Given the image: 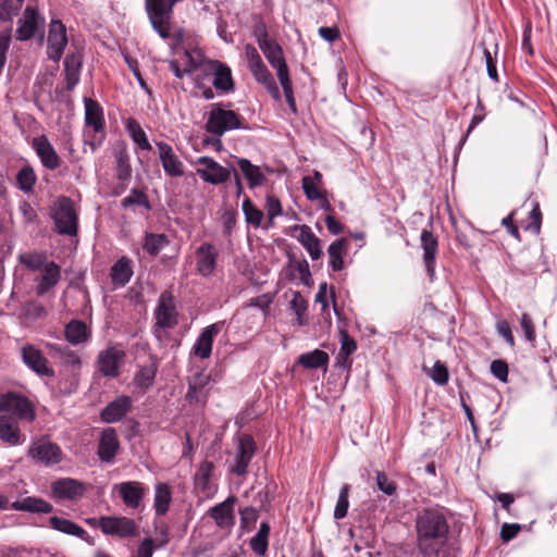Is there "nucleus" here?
I'll use <instances>...</instances> for the list:
<instances>
[{
    "label": "nucleus",
    "instance_id": "1",
    "mask_svg": "<svg viewBox=\"0 0 557 557\" xmlns=\"http://www.w3.org/2000/svg\"><path fill=\"white\" fill-rule=\"evenodd\" d=\"M418 545L424 555H437L446 545L449 525L438 509H423L416 519Z\"/></svg>",
    "mask_w": 557,
    "mask_h": 557
},
{
    "label": "nucleus",
    "instance_id": "2",
    "mask_svg": "<svg viewBox=\"0 0 557 557\" xmlns=\"http://www.w3.org/2000/svg\"><path fill=\"white\" fill-rule=\"evenodd\" d=\"M257 41L270 65L276 70V75L282 85L286 101L289 108L295 112L296 102L293 92V85L281 46L268 37V33L264 28L258 33Z\"/></svg>",
    "mask_w": 557,
    "mask_h": 557
},
{
    "label": "nucleus",
    "instance_id": "3",
    "mask_svg": "<svg viewBox=\"0 0 557 557\" xmlns=\"http://www.w3.org/2000/svg\"><path fill=\"white\" fill-rule=\"evenodd\" d=\"M51 216L58 234L75 236L78 232V215L73 200L61 196L54 202Z\"/></svg>",
    "mask_w": 557,
    "mask_h": 557
},
{
    "label": "nucleus",
    "instance_id": "4",
    "mask_svg": "<svg viewBox=\"0 0 557 557\" xmlns=\"http://www.w3.org/2000/svg\"><path fill=\"white\" fill-rule=\"evenodd\" d=\"M245 128L240 116L232 110H225L220 104H212L208 120L206 122V131L215 136H222L226 132L233 129Z\"/></svg>",
    "mask_w": 557,
    "mask_h": 557
},
{
    "label": "nucleus",
    "instance_id": "5",
    "mask_svg": "<svg viewBox=\"0 0 557 557\" xmlns=\"http://www.w3.org/2000/svg\"><path fill=\"white\" fill-rule=\"evenodd\" d=\"M45 26V17L39 11L30 5H27L23 11L22 16L17 20V27L15 37L20 41H26L40 35L42 37Z\"/></svg>",
    "mask_w": 557,
    "mask_h": 557
},
{
    "label": "nucleus",
    "instance_id": "6",
    "mask_svg": "<svg viewBox=\"0 0 557 557\" xmlns=\"http://www.w3.org/2000/svg\"><path fill=\"white\" fill-rule=\"evenodd\" d=\"M0 412H10L20 420L34 421L36 413L32 403L25 396L9 392L0 395Z\"/></svg>",
    "mask_w": 557,
    "mask_h": 557
},
{
    "label": "nucleus",
    "instance_id": "7",
    "mask_svg": "<svg viewBox=\"0 0 557 557\" xmlns=\"http://www.w3.org/2000/svg\"><path fill=\"white\" fill-rule=\"evenodd\" d=\"M196 164L202 165V168H198L196 173L199 177L209 184L220 185L226 183L232 175V168H225L218 163L211 157H199L196 160Z\"/></svg>",
    "mask_w": 557,
    "mask_h": 557
},
{
    "label": "nucleus",
    "instance_id": "8",
    "mask_svg": "<svg viewBox=\"0 0 557 557\" xmlns=\"http://www.w3.org/2000/svg\"><path fill=\"white\" fill-rule=\"evenodd\" d=\"M98 527L108 535H115L119 537H134L138 534L137 523L127 517L106 516L100 517Z\"/></svg>",
    "mask_w": 557,
    "mask_h": 557
},
{
    "label": "nucleus",
    "instance_id": "9",
    "mask_svg": "<svg viewBox=\"0 0 557 557\" xmlns=\"http://www.w3.org/2000/svg\"><path fill=\"white\" fill-rule=\"evenodd\" d=\"M125 356V351L117 346H111L101 350L96 361L98 371L106 377L119 376Z\"/></svg>",
    "mask_w": 557,
    "mask_h": 557
},
{
    "label": "nucleus",
    "instance_id": "10",
    "mask_svg": "<svg viewBox=\"0 0 557 557\" xmlns=\"http://www.w3.org/2000/svg\"><path fill=\"white\" fill-rule=\"evenodd\" d=\"M66 27L60 20H52L49 25L47 38V55L50 60L59 62L67 46Z\"/></svg>",
    "mask_w": 557,
    "mask_h": 557
},
{
    "label": "nucleus",
    "instance_id": "11",
    "mask_svg": "<svg viewBox=\"0 0 557 557\" xmlns=\"http://www.w3.org/2000/svg\"><path fill=\"white\" fill-rule=\"evenodd\" d=\"M256 453L255 441L249 435H242L234 458V463L230 466V472L244 475L247 473L248 466Z\"/></svg>",
    "mask_w": 557,
    "mask_h": 557
},
{
    "label": "nucleus",
    "instance_id": "12",
    "mask_svg": "<svg viewBox=\"0 0 557 557\" xmlns=\"http://www.w3.org/2000/svg\"><path fill=\"white\" fill-rule=\"evenodd\" d=\"M205 70L213 76L212 85L216 90L223 94L234 90V79L228 65L218 60H208Z\"/></svg>",
    "mask_w": 557,
    "mask_h": 557
},
{
    "label": "nucleus",
    "instance_id": "13",
    "mask_svg": "<svg viewBox=\"0 0 557 557\" xmlns=\"http://www.w3.org/2000/svg\"><path fill=\"white\" fill-rule=\"evenodd\" d=\"M28 455L39 463L45 466L57 465L62 460L61 448L49 441L38 440L32 444Z\"/></svg>",
    "mask_w": 557,
    "mask_h": 557
},
{
    "label": "nucleus",
    "instance_id": "14",
    "mask_svg": "<svg viewBox=\"0 0 557 557\" xmlns=\"http://www.w3.org/2000/svg\"><path fill=\"white\" fill-rule=\"evenodd\" d=\"M21 356L23 362L38 375L54 376V370L49 367L47 358L34 345L27 344L23 346Z\"/></svg>",
    "mask_w": 557,
    "mask_h": 557
},
{
    "label": "nucleus",
    "instance_id": "15",
    "mask_svg": "<svg viewBox=\"0 0 557 557\" xmlns=\"http://www.w3.org/2000/svg\"><path fill=\"white\" fill-rule=\"evenodd\" d=\"M85 492V484L75 479L63 478L51 483L52 496L59 500H75L81 498Z\"/></svg>",
    "mask_w": 557,
    "mask_h": 557
},
{
    "label": "nucleus",
    "instance_id": "16",
    "mask_svg": "<svg viewBox=\"0 0 557 557\" xmlns=\"http://www.w3.org/2000/svg\"><path fill=\"white\" fill-rule=\"evenodd\" d=\"M236 496L231 495L224 502L216 504L208 510V515L222 530H231L235 524L234 506Z\"/></svg>",
    "mask_w": 557,
    "mask_h": 557
},
{
    "label": "nucleus",
    "instance_id": "17",
    "mask_svg": "<svg viewBox=\"0 0 557 557\" xmlns=\"http://www.w3.org/2000/svg\"><path fill=\"white\" fill-rule=\"evenodd\" d=\"M156 326L172 329L177 324V312L172 295L162 293L154 311Z\"/></svg>",
    "mask_w": 557,
    "mask_h": 557
},
{
    "label": "nucleus",
    "instance_id": "18",
    "mask_svg": "<svg viewBox=\"0 0 557 557\" xmlns=\"http://www.w3.org/2000/svg\"><path fill=\"white\" fill-rule=\"evenodd\" d=\"M32 147L41 164L48 170H57L61 165V158L45 135L33 138Z\"/></svg>",
    "mask_w": 557,
    "mask_h": 557
},
{
    "label": "nucleus",
    "instance_id": "19",
    "mask_svg": "<svg viewBox=\"0 0 557 557\" xmlns=\"http://www.w3.org/2000/svg\"><path fill=\"white\" fill-rule=\"evenodd\" d=\"M420 245L423 250V262L426 273L430 280L433 281L435 277L438 240L431 231L423 228L420 234Z\"/></svg>",
    "mask_w": 557,
    "mask_h": 557
},
{
    "label": "nucleus",
    "instance_id": "20",
    "mask_svg": "<svg viewBox=\"0 0 557 557\" xmlns=\"http://www.w3.org/2000/svg\"><path fill=\"white\" fill-rule=\"evenodd\" d=\"M164 173L171 177H181L184 174V164L175 154L172 146L165 141L156 143Z\"/></svg>",
    "mask_w": 557,
    "mask_h": 557
},
{
    "label": "nucleus",
    "instance_id": "21",
    "mask_svg": "<svg viewBox=\"0 0 557 557\" xmlns=\"http://www.w3.org/2000/svg\"><path fill=\"white\" fill-rule=\"evenodd\" d=\"M62 277L61 267L54 261H50L45 268L40 270L37 276L35 292L37 296H44L52 288H54Z\"/></svg>",
    "mask_w": 557,
    "mask_h": 557
},
{
    "label": "nucleus",
    "instance_id": "22",
    "mask_svg": "<svg viewBox=\"0 0 557 557\" xmlns=\"http://www.w3.org/2000/svg\"><path fill=\"white\" fill-rule=\"evenodd\" d=\"M293 232L296 239L307 250L312 260H318L322 257L321 240L308 225H295L293 226Z\"/></svg>",
    "mask_w": 557,
    "mask_h": 557
},
{
    "label": "nucleus",
    "instance_id": "23",
    "mask_svg": "<svg viewBox=\"0 0 557 557\" xmlns=\"http://www.w3.org/2000/svg\"><path fill=\"white\" fill-rule=\"evenodd\" d=\"M120 444L116 432L113 428L104 429L101 433L97 455L99 459L107 463L114 461Z\"/></svg>",
    "mask_w": 557,
    "mask_h": 557
},
{
    "label": "nucleus",
    "instance_id": "24",
    "mask_svg": "<svg viewBox=\"0 0 557 557\" xmlns=\"http://www.w3.org/2000/svg\"><path fill=\"white\" fill-rule=\"evenodd\" d=\"M51 358L59 360L63 366L71 368L73 372L81 370L82 360L78 354L67 346L49 343L46 345Z\"/></svg>",
    "mask_w": 557,
    "mask_h": 557
},
{
    "label": "nucleus",
    "instance_id": "25",
    "mask_svg": "<svg viewBox=\"0 0 557 557\" xmlns=\"http://www.w3.org/2000/svg\"><path fill=\"white\" fill-rule=\"evenodd\" d=\"M197 270L202 276H211L216 267L218 251L212 244L205 243L196 250Z\"/></svg>",
    "mask_w": 557,
    "mask_h": 557
},
{
    "label": "nucleus",
    "instance_id": "26",
    "mask_svg": "<svg viewBox=\"0 0 557 557\" xmlns=\"http://www.w3.org/2000/svg\"><path fill=\"white\" fill-rule=\"evenodd\" d=\"M220 331L221 325L219 323L205 327L194 344L193 352L195 356L201 359L209 358L212 351L213 339Z\"/></svg>",
    "mask_w": 557,
    "mask_h": 557
},
{
    "label": "nucleus",
    "instance_id": "27",
    "mask_svg": "<svg viewBox=\"0 0 557 557\" xmlns=\"http://www.w3.org/2000/svg\"><path fill=\"white\" fill-rule=\"evenodd\" d=\"M117 490L124 505L133 509L139 507L145 496L143 483L137 481L122 482L117 485Z\"/></svg>",
    "mask_w": 557,
    "mask_h": 557
},
{
    "label": "nucleus",
    "instance_id": "28",
    "mask_svg": "<svg viewBox=\"0 0 557 557\" xmlns=\"http://www.w3.org/2000/svg\"><path fill=\"white\" fill-rule=\"evenodd\" d=\"M132 406V399L128 396H120L109 403L101 411V419L107 423H114L122 420Z\"/></svg>",
    "mask_w": 557,
    "mask_h": 557
},
{
    "label": "nucleus",
    "instance_id": "29",
    "mask_svg": "<svg viewBox=\"0 0 557 557\" xmlns=\"http://www.w3.org/2000/svg\"><path fill=\"white\" fill-rule=\"evenodd\" d=\"M210 383V375L203 372L196 373L188 381L186 399L189 403H205L208 397L206 387Z\"/></svg>",
    "mask_w": 557,
    "mask_h": 557
},
{
    "label": "nucleus",
    "instance_id": "30",
    "mask_svg": "<svg viewBox=\"0 0 557 557\" xmlns=\"http://www.w3.org/2000/svg\"><path fill=\"white\" fill-rule=\"evenodd\" d=\"M133 274L132 260L126 256L117 259L110 270L111 282L114 287L125 286L131 281Z\"/></svg>",
    "mask_w": 557,
    "mask_h": 557
},
{
    "label": "nucleus",
    "instance_id": "31",
    "mask_svg": "<svg viewBox=\"0 0 557 557\" xmlns=\"http://www.w3.org/2000/svg\"><path fill=\"white\" fill-rule=\"evenodd\" d=\"M83 57L81 53H71L64 60V74L66 81V89L73 90L79 83Z\"/></svg>",
    "mask_w": 557,
    "mask_h": 557
},
{
    "label": "nucleus",
    "instance_id": "32",
    "mask_svg": "<svg viewBox=\"0 0 557 557\" xmlns=\"http://www.w3.org/2000/svg\"><path fill=\"white\" fill-rule=\"evenodd\" d=\"M0 440L11 446L24 442L17 422L8 416L0 417Z\"/></svg>",
    "mask_w": 557,
    "mask_h": 557
},
{
    "label": "nucleus",
    "instance_id": "33",
    "mask_svg": "<svg viewBox=\"0 0 557 557\" xmlns=\"http://www.w3.org/2000/svg\"><path fill=\"white\" fill-rule=\"evenodd\" d=\"M168 542V531L162 528L156 532L154 536H148L140 542L137 557H152L154 550L165 546Z\"/></svg>",
    "mask_w": 557,
    "mask_h": 557
},
{
    "label": "nucleus",
    "instance_id": "34",
    "mask_svg": "<svg viewBox=\"0 0 557 557\" xmlns=\"http://www.w3.org/2000/svg\"><path fill=\"white\" fill-rule=\"evenodd\" d=\"M11 509L26 512L49 513L53 510L51 504L42 498L28 496L10 505Z\"/></svg>",
    "mask_w": 557,
    "mask_h": 557
},
{
    "label": "nucleus",
    "instance_id": "35",
    "mask_svg": "<svg viewBox=\"0 0 557 557\" xmlns=\"http://www.w3.org/2000/svg\"><path fill=\"white\" fill-rule=\"evenodd\" d=\"M84 104L86 125L92 127L95 132L102 131L104 127V119L100 104L90 98H85Z\"/></svg>",
    "mask_w": 557,
    "mask_h": 557
},
{
    "label": "nucleus",
    "instance_id": "36",
    "mask_svg": "<svg viewBox=\"0 0 557 557\" xmlns=\"http://www.w3.org/2000/svg\"><path fill=\"white\" fill-rule=\"evenodd\" d=\"M64 336L72 345H79L88 341L89 332L85 322L72 320L65 325Z\"/></svg>",
    "mask_w": 557,
    "mask_h": 557
},
{
    "label": "nucleus",
    "instance_id": "37",
    "mask_svg": "<svg viewBox=\"0 0 557 557\" xmlns=\"http://www.w3.org/2000/svg\"><path fill=\"white\" fill-rule=\"evenodd\" d=\"M237 165L248 181L250 188L260 186L265 181V175L262 173L260 166L252 164L248 159H237Z\"/></svg>",
    "mask_w": 557,
    "mask_h": 557
},
{
    "label": "nucleus",
    "instance_id": "38",
    "mask_svg": "<svg viewBox=\"0 0 557 557\" xmlns=\"http://www.w3.org/2000/svg\"><path fill=\"white\" fill-rule=\"evenodd\" d=\"M329 361V355L321 349H314L312 351L301 354L297 359V363L309 370L326 368Z\"/></svg>",
    "mask_w": 557,
    "mask_h": 557
},
{
    "label": "nucleus",
    "instance_id": "39",
    "mask_svg": "<svg viewBox=\"0 0 557 557\" xmlns=\"http://www.w3.org/2000/svg\"><path fill=\"white\" fill-rule=\"evenodd\" d=\"M214 466L211 461H203L199 465L198 470L195 474V485L198 490L210 496L213 492L211 486V476Z\"/></svg>",
    "mask_w": 557,
    "mask_h": 557
},
{
    "label": "nucleus",
    "instance_id": "40",
    "mask_svg": "<svg viewBox=\"0 0 557 557\" xmlns=\"http://www.w3.org/2000/svg\"><path fill=\"white\" fill-rule=\"evenodd\" d=\"M172 500V490L168 483H158L154 488L153 508L158 516H164Z\"/></svg>",
    "mask_w": 557,
    "mask_h": 557
},
{
    "label": "nucleus",
    "instance_id": "41",
    "mask_svg": "<svg viewBox=\"0 0 557 557\" xmlns=\"http://www.w3.org/2000/svg\"><path fill=\"white\" fill-rule=\"evenodd\" d=\"M348 247L346 238H339L333 242L327 248V255L330 259V267L333 271L338 272L344 269L343 255Z\"/></svg>",
    "mask_w": 557,
    "mask_h": 557
},
{
    "label": "nucleus",
    "instance_id": "42",
    "mask_svg": "<svg viewBox=\"0 0 557 557\" xmlns=\"http://www.w3.org/2000/svg\"><path fill=\"white\" fill-rule=\"evenodd\" d=\"M256 81L260 84H262L268 92L275 99H281V92L280 89L270 73V71L267 69L265 64L263 63L260 67L256 69L252 73Z\"/></svg>",
    "mask_w": 557,
    "mask_h": 557
},
{
    "label": "nucleus",
    "instance_id": "43",
    "mask_svg": "<svg viewBox=\"0 0 557 557\" xmlns=\"http://www.w3.org/2000/svg\"><path fill=\"white\" fill-rule=\"evenodd\" d=\"M16 186L20 190L25 194H29L34 190L37 182V175L32 165H23L16 174Z\"/></svg>",
    "mask_w": 557,
    "mask_h": 557
},
{
    "label": "nucleus",
    "instance_id": "44",
    "mask_svg": "<svg viewBox=\"0 0 557 557\" xmlns=\"http://www.w3.org/2000/svg\"><path fill=\"white\" fill-rule=\"evenodd\" d=\"M18 260L21 264L30 271H40L50 262L48 260L47 253L42 251H29L21 253L18 256Z\"/></svg>",
    "mask_w": 557,
    "mask_h": 557
},
{
    "label": "nucleus",
    "instance_id": "45",
    "mask_svg": "<svg viewBox=\"0 0 557 557\" xmlns=\"http://www.w3.org/2000/svg\"><path fill=\"white\" fill-rule=\"evenodd\" d=\"M126 129L133 139V141L138 145L141 150L151 151L152 146L150 145L148 137L140 126V124L135 119H128L126 122Z\"/></svg>",
    "mask_w": 557,
    "mask_h": 557
},
{
    "label": "nucleus",
    "instance_id": "46",
    "mask_svg": "<svg viewBox=\"0 0 557 557\" xmlns=\"http://www.w3.org/2000/svg\"><path fill=\"white\" fill-rule=\"evenodd\" d=\"M49 523L52 529L65 534L75 535L81 539L86 534V531L82 527L64 518L51 517Z\"/></svg>",
    "mask_w": 557,
    "mask_h": 557
},
{
    "label": "nucleus",
    "instance_id": "47",
    "mask_svg": "<svg viewBox=\"0 0 557 557\" xmlns=\"http://www.w3.org/2000/svg\"><path fill=\"white\" fill-rule=\"evenodd\" d=\"M157 371L158 366L154 362L141 367L134 377L135 384L143 389H147L153 384Z\"/></svg>",
    "mask_w": 557,
    "mask_h": 557
},
{
    "label": "nucleus",
    "instance_id": "48",
    "mask_svg": "<svg viewBox=\"0 0 557 557\" xmlns=\"http://www.w3.org/2000/svg\"><path fill=\"white\" fill-rule=\"evenodd\" d=\"M169 239L164 234L148 233L145 236L143 248L151 256H157L166 245Z\"/></svg>",
    "mask_w": 557,
    "mask_h": 557
},
{
    "label": "nucleus",
    "instance_id": "49",
    "mask_svg": "<svg viewBox=\"0 0 557 557\" xmlns=\"http://www.w3.org/2000/svg\"><path fill=\"white\" fill-rule=\"evenodd\" d=\"M25 0H0V22L10 23L17 15Z\"/></svg>",
    "mask_w": 557,
    "mask_h": 557
},
{
    "label": "nucleus",
    "instance_id": "50",
    "mask_svg": "<svg viewBox=\"0 0 557 557\" xmlns=\"http://www.w3.org/2000/svg\"><path fill=\"white\" fill-rule=\"evenodd\" d=\"M243 212L248 224H251L255 227H259L261 225L263 212L259 210L249 198L245 199L243 202Z\"/></svg>",
    "mask_w": 557,
    "mask_h": 557
},
{
    "label": "nucleus",
    "instance_id": "51",
    "mask_svg": "<svg viewBox=\"0 0 557 557\" xmlns=\"http://www.w3.org/2000/svg\"><path fill=\"white\" fill-rule=\"evenodd\" d=\"M135 205L136 206H143L146 209H150V203H149L147 195L143 190H139V189H136V188L132 189L129 195H127L121 201V206L124 209H127V208H129L132 206H135Z\"/></svg>",
    "mask_w": 557,
    "mask_h": 557
},
{
    "label": "nucleus",
    "instance_id": "52",
    "mask_svg": "<svg viewBox=\"0 0 557 557\" xmlns=\"http://www.w3.org/2000/svg\"><path fill=\"white\" fill-rule=\"evenodd\" d=\"M349 485L344 484L339 491L338 499L334 509V518L341 520L347 516L349 507Z\"/></svg>",
    "mask_w": 557,
    "mask_h": 557
},
{
    "label": "nucleus",
    "instance_id": "53",
    "mask_svg": "<svg viewBox=\"0 0 557 557\" xmlns=\"http://www.w3.org/2000/svg\"><path fill=\"white\" fill-rule=\"evenodd\" d=\"M532 208L529 213V224L525 226L527 230L539 234L542 226V212L540 209V203L536 200L532 201Z\"/></svg>",
    "mask_w": 557,
    "mask_h": 557
},
{
    "label": "nucleus",
    "instance_id": "54",
    "mask_svg": "<svg viewBox=\"0 0 557 557\" xmlns=\"http://www.w3.org/2000/svg\"><path fill=\"white\" fill-rule=\"evenodd\" d=\"M185 59V71L187 74H191L199 66L205 65L206 61L202 60V55L197 51H188L184 52Z\"/></svg>",
    "mask_w": 557,
    "mask_h": 557
},
{
    "label": "nucleus",
    "instance_id": "55",
    "mask_svg": "<svg viewBox=\"0 0 557 557\" xmlns=\"http://www.w3.org/2000/svg\"><path fill=\"white\" fill-rule=\"evenodd\" d=\"M430 376L437 385L447 384L449 379L448 370L441 361L434 363Z\"/></svg>",
    "mask_w": 557,
    "mask_h": 557
},
{
    "label": "nucleus",
    "instance_id": "56",
    "mask_svg": "<svg viewBox=\"0 0 557 557\" xmlns=\"http://www.w3.org/2000/svg\"><path fill=\"white\" fill-rule=\"evenodd\" d=\"M339 335H341L339 351L343 355H347L349 357L357 349L356 341L351 336H349L347 331L344 329L339 330Z\"/></svg>",
    "mask_w": 557,
    "mask_h": 557
},
{
    "label": "nucleus",
    "instance_id": "57",
    "mask_svg": "<svg viewBox=\"0 0 557 557\" xmlns=\"http://www.w3.org/2000/svg\"><path fill=\"white\" fill-rule=\"evenodd\" d=\"M376 485L380 491L384 494L392 496L396 493V484L388 480L387 475L384 472H376Z\"/></svg>",
    "mask_w": 557,
    "mask_h": 557
},
{
    "label": "nucleus",
    "instance_id": "58",
    "mask_svg": "<svg viewBox=\"0 0 557 557\" xmlns=\"http://www.w3.org/2000/svg\"><path fill=\"white\" fill-rule=\"evenodd\" d=\"M520 326L524 333V337L528 342L533 343L535 341V327L532 318L528 313H522L520 318Z\"/></svg>",
    "mask_w": 557,
    "mask_h": 557
},
{
    "label": "nucleus",
    "instance_id": "59",
    "mask_svg": "<svg viewBox=\"0 0 557 557\" xmlns=\"http://www.w3.org/2000/svg\"><path fill=\"white\" fill-rule=\"evenodd\" d=\"M302 189L309 200H318L322 198V193L319 190L313 180L309 176L302 178Z\"/></svg>",
    "mask_w": 557,
    "mask_h": 557
},
{
    "label": "nucleus",
    "instance_id": "60",
    "mask_svg": "<svg viewBox=\"0 0 557 557\" xmlns=\"http://www.w3.org/2000/svg\"><path fill=\"white\" fill-rule=\"evenodd\" d=\"M491 372L499 381L506 383L508 381V364L504 360H494L491 363Z\"/></svg>",
    "mask_w": 557,
    "mask_h": 557
},
{
    "label": "nucleus",
    "instance_id": "61",
    "mask_svg": "<svg viewBox=\"0 0 557 557\" xmlns=\"http://www.w3.org/2000/svg\"><path fill=\"white\" fill-rule=\"evenodd\" d=\"M272 302H273V296L267 293V294H262L260 296L250 298L247 301L246 306L247 307H256V308H259V309L263 310L264 312H267Z\"/></svg>",
    "mask_w": 557,
    "mask_h": 557
},
{
    "label": "nucleus",
    "instance_id": "62",
    "mask_svg": "<svg viewBox=\"0 0 557 557\" xmlns=\"http://www.w3.org/2000/svg\"><path fill=\"white\" fill-rule=\"evenodd\" d=\"M496 331L510 347L515 346V337L512 335L511 327L506 320H500L496 323Z\"/></svg>",
    "mask_w": 557,
    "mask_h": 557
},
{
    "label": "nucleus",
    "instance_id": "63",
    "mask_svg": "<svg viewBox=\"0 0 557 557\" xmlns=\"http://www.w3.org/2000/svg\"><path fill=\"white\" fill-rule=\"evenodd\" d=\"M46 315V309L41 304L32 301L25 307V317L27 319L36 320Z\"/></svg>",
    "mask_w": 557,
    "mask_h": 557
},
{
    "label": "nucleus",
    "instance_id": "64",
    "mask_svg": "<svg viewBox=\"0 0 557 557\" xmlns=\"http://www.w3.org/2000/svg\"><path fill=\"white\" fill-rule=\"evenodd\" d=\"M267 213L269 216V220L272 221L274 218L282 214V206L277 198L274 196H268L267 197Z\"/></svg>",
    "mask_w": 557,
    "mask_h": 557
}]
</instances>
